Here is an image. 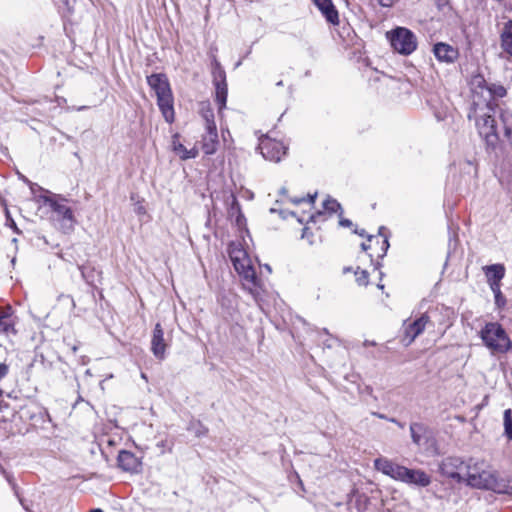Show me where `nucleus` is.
Here are the masks:
<instances>
[{
  "label": "nucleus",
  "instance_id": "1",
  "mask_svg": "<svg viewBox=\"0 0 512 512\" xmlns=\"http://www.w3.org/2000/svg\"><path fill=\"white\" fill-rule=\"evenodd\" d=\"M506 88L501 84L491 83L485 100L471 103L468 118L474 120L478 132L489 147L494 148L499 141L498 127L495 120L498 98L506 96Z\"/></svg>",
  "mask_w": 512,
  "mask_h": 512
},
{
  "label": "nucleus",
  "instance_id": "2",
  "mask_svg": "<svg viewBox=\"0 0 512 512\" xmlns=\"http://www.w3.org/2000/svg\"><path fill=\"white\" fill-rule=\"evenodd\" d=\"M463 483L472 488L512 495V480L500 476L483 460L474 458L466 460Z\"/></svg>",
  "mask_w": 512,
  "mask_h": 512
},
{
  "label": "nucleus",
  "instance_id": "3",
  "mask_svg": "<svg viewBox=\"0 0 512 512\" xmlns=\"http://www.w3.org/2000/svg\"><path fill=\"white\" fill-rule=\"evenodd\" d=\"M229 256L234 269L241 278L243 289L252 296L256 303H260L263 300L264 285L257 276L247 252L242 248L234 247L230 249Z\"/></svg>",
  "mask_w": 512,
  "mask_h": 512
},
{
  "label": "nucleus",
  "instance_id": "4",
  "mask_svg": "<svg viewBox=\"0 0 512 512\" xmlns=\"http://www.w3.org/2000/svg\"><path fill=\"white\" fill-rule=\"evenodd\" d=\"M485 346L493 353H506L511 341L504 328L497 322L487 323L480 332Z\"/></svg>",
  "mask_w": 512,
  "mask_h": 512
},
{
  "label": "nucleus",
  "instance_id": "5",
  "mask_svg": "<svg viewBox=\"0 0 512 512\" xmlns=\"http://www.w3.org/2000/svg\"><path fill=\"white\" fill-rule=\"evenodd\" d=\"M392 48L401 55L412 54L418 46L416 35L406 27H396L386 32Z\"/></svg>",
  "mask_w": 512,
  "mask_h": 512
},
{
  "label": "nucleus",
  "instance_id": "6",
  "mask_svg": "<svg viewBox=\"0 0 512 512\" xmlns=\"http://www.w3.org/2000/svg\"><path fill=\"white\" fill-rule=\"evenodd\" d=\"M44 203L48 204L55 214L56 220L60 223V228L64 233H71L74 230L76 219L67 201L62 198H53L51 196H43Z\"/></svg>",
  "mask_w": 512,
  "mask_h": 512
},
{
  "label": "nucleus",
  "instance_id": "7",
  "mask_svg": "<svg viewBox=\"0 0 512 512\" xmlns=\"http://www.w3.org/2000/svg\"><path fill=\"white\" fill-rule=\"evenodd\" d=\"M212 76L215 86V102L221 112L226 106L228 91L225 70L216 59L213 61Z\"/></svg>",
  "mask_w": 512,
  "mask_h": 512
},
{
  "label": "nucleus",
  "instance_id": "8",
  "mask_svg": "<svg viewBox=\"0 0 512 512\" xmlns=\"http://www.w3.org/2000/svg\"><path fill=\"white\" fill-rule=\"evenodd\" d=\"M258 149L262 156L273 162H279L286 154L287 146L268 135H263L259 138Z\"/></svg>",
  "mask_w": 512,
  "mask_h": 512
},
{
  "label": "nucleus",
  "instance_id": "9",
  "mask_svg": "<svg viewBox=\"0 0 512 512\" xmlns=\"http://www.w3.org/2000/svg\"><path fill=\"white\" fill-rule=\"evenodd\" d=\"M465 466L466 460H462L459 457H447L442 460L439 470L443 476L462 483Z\"/></svg>",
  "mask_w": 512,
  "mask_h": 512
},
{
  "label": "nucleus",
  "instance_id": "10",
  "mask_svg": "<svg viewBox=\"0 0 512 512\" xmlns=\"http://www.w3.org/2000/svg\"><path fill=\"white\" fill-rule=\"evenodd\" d=\"M431 324L430 317L424 313L412 322L404 323V341L406 344H411L426 327Z\"/></svg>",
  "mask_w": 512,
  "mask_h": 512
},
{
  "label": "nucleus",
  "instance_id": "11",
  "mask_svg": "<svg viewBox=\"0 0 512 512\" xmlns=\"http://www.w3.org/2000/svg\"><path fill=\"white\" fill-rule=\"evenodd\" d=\"M342 212L343 211L340 203L331 197H327L322 202V208L309 215V221L314 223L325 221L328 217L335 213L342 215Z\"/></svg>",
  "mask_w": 512,
  "mask_h": 512
},
{
  "label": "nucleus",
  "instance_id": "12",
  "mask_svg": "<svg viewBox=\"0 0 512 512\" xmlns=\"http://www.w3.org/2000/svg\"><path fill=\"white\" fill-rule=\"evenodd\" d=\"M168 343L164 339V331L160 323H157L153 329L151 338V352L154 357L160 361L166 358Z\"/></svg>",
  "mask_w": 512,
  "mask_h": 512
},
{
  "label": "nucleus",
  "instance_id": "13",
  "mask_svg": "<svg viewBox=\"0 0 512 512\" xmlns=\"http://www.w3.org/2000/svg\"><path fill=\"white\" fill-rule=\"evenodd\" d=\"M374 467L377 471L397 481L402 480L403 470L405 469V466L393 463L391 460L383 457L374 460Z\"/></svg>",
  "mask_w": 512,
  "mask_h": 512
},
{
  "label": "nucleus",
  "instance_id": "14",
  "mask_svg": "<svg viewBox=\"0 0 512 512\" xmlns=\"http://www.w3.org/2000/svg\"><path fill=\"white\" fill-rule=\"evenodd\" d=\"M412 442L417 446H429L432 442V432L423 423L412 422L410 424Z\"/></svg>",
  "mask_w": 512,
  "mask_h": 512
},
{
  "label": "nucleus",
  "instance_id": "15",
  "mask_svg": "<svg viewBox=\"0 0 512 512\" xmlns=\"http://www.w3.org/2000/svg\"><path fill=\"white\" fill-rule=\"evenodd\" d=\"M433 54L439 62L448 64L455 62L459 57L458 49L444 42L434 44Z\"/></svg>",
  "mask_w": 512,
  "mask_h": 512
},
{
  "label": "nucleus",
  "instance_id": "16",
  "mask_svg": "<svg viewBox=\"0 0 512 512\" xmlns=\"http://www.w3.org/2000/svg\"><path fill=\"white\" fill-rule=\"evenodd\" d=\"M147 83L155 91L157 98L172 94L168 78L165 74H151L147 77Z\"/></svg>",
  "mask_w": 512,
  "mask_h": 512
},
{
  "label": "nucleus",
  "instance_id": "17",
  "mask_svg": "<svg viewBox=\"0 0 512 512\" xmlns=\"http://www.w3.org/2000/svg\"><path fill=\"white\" fill-rule=\"evenodd\" d=\"M401 482L419 487H427L431 483V478L423 470L409 469L405 467Z\"/></svg>",
  "mask_w": 512,
  "mask_h": 512
},
{
  "label": "nucleus",
  "instance_id": "18",
  "mask_svg": "<svg viewBox=\"0 0 512 512\" xmlns=\"http://www.w3.org/2000/svg\"><path fill=\"white\" fill-rule=\"evenodd\" d=\"M118 466L126 472L138 473L141 468L140 459L132 452L121 450L117 457Z\"/></svg>",
  "mask_w": 512,
  "mask_h": 512
},
{
  "label": "nucleus",
  "instance_id": "19",
  "mask_svg": "<svg viewBox=\"0 0 512 512\" xmlns=\"http://www.w3.org/2000/svg\"><path fill=\"white\" fill-rule=\"evenodd\" d=\"M313 3L327 22L333 25L339 24V14L332 0H313Z\"/></svg>",
  "mask_w": 512,
  "mask_h": 512
},
{
  "label": "nucleus",
  "instance_id": "20",
  "mask_svg": "<svg viewBox=\"0 0 512 512\" xmlns=\"http://www.w3.org/2000/svg\"><path fill=\"white\" fill-rule=\"evenodd\" d=\"M219 145L217 127L206 128L202 135L201 147L206 155H212L217 151Z\"/></svg>",
  "mask_w": 512,
  "mask_h": 512
},
{
  "label": "nucleus",
  "instance_id": "21",
  "mask_svg": "<svg viewBox=\"0 0 512 512\" xmlns=\"http://www.w3.org/2000/svg\"><path fill=\"white\" fill-rule=\"evenodd\" d=\"M489 83L481 74H476L471 77L470 86L473 93V101L485 100L489 91Z\"/></svg>",
  "mask_w": 512,
  "mask_h": 512
},
{
  "label": "nucleus",
  "instance_id": "22",
  "mask_svg": "<svg viewBox=\"0 0 512 512\" xmlns=\"http://www.w3.org/2000/svg\"><path fill=\"white\" fill-rule=\"evenodd\" d=\"M15 325V317L13 315V310L10 306L0 309V332L9 334H15L16 331L14 329Z\"/></svg>",
  "mask_w": 512,
  "mask_h": 512
},
{
  "label": "nucleus",
  "instance_id": "23",
  "mask_svg": "<svg viewBox=\"0 0 512 512\" xmlns=\"http://www.w3.org/2000/svg\"><path fill=\"white\" fill-rule=\"evenodd\" d=\"M172 150L177 154L180 159L187 160L197 157L198 150L196 148L187 149L181 142L179 134H174L172 137Z\"/></svg>",
  "mask_w": 512,
  "mask_h": 512
},
{
  "label": "nucleus",
  "instance_id": "24",
  "mask_svg": "<svg viewBox=\"0 0 512 512\" xmlns=\"http://www.w3.org/2000/svg\"><path fill=\"white\" fill-rule=\"evenodd\" d=\"M158 107L168 123L174 121L173 95L157 98Z\"/></svg>",
  "mask_w": 512,
  "mask_h": 512
},
{
  "label": "nucleus",
  "instance_id": "25",
  "mask_svg": "<svg viewBox=\"0 0 512 512\" xmlns=\"http://www.w3.org/2000/svg\"><path fill=\"white\" fill-rule=\"evenodd\" d=\"M500 45L502 50L512 57V20L504 23L500 33Z\"/></svg>",
  "mask_w": 512,
  "mask_h": 512
},
{
  "label": "nucleus",
  "instance_id": "26",
  "mask_svg": "<svg viewBox=\"0 0 512 512\" xmlns=\"http://www.w3.org/2000/svg\"><path fill=\"white\" fill-rule=\"evenodd\" d=\"M78 269L81 272L83 280L90 286L95 287L96 282L101 278L102 272L97 270L95 267L78 265Z\"/></svg>",
  "mask_w": 512,
  "mask_h": 512
},
{
  "label": "nucleus",
  "instance_id": "27",
  "mask_svg": "<svg viewBox=\"0 0 512 512\" xmlns=\"http://www.w3.org/2000/svg\"><path fill=\"white\" fill-rule=\"evenodd\" d=\"M488 283L501 282L505 275V268L502 264H493L484 267Z\"/></svg>",
  "mask_w": 512,
  "mask_h": 512
},
{
  "label": "nucleus",
  "instance_id": "28",
  "mask_svg": "<svg viewBox=\"0 0 512 512\" xmlns=\"http://www.w3.org/2000/svg\"><path fill=\"white\" fill-rule=\"evenodd\" d=\"M230 204L228 214L230 217L236 218V224L238 226H242L245 223V217L241 212L240 205L236 200L235 194H230V197L227 199Z\"/></svg>",
  "mask_w": 512,
  "mask_h": 512
},
{
  "label": "nucleus",
  "instance_id": "29",
  "mask_svg": "<svg viewBox=\"0 0 512 512\" xmlns=\"http://www.w3.org/2000/svg\"><path fill=\"white\" fill-rule=\"evenodd\" d=\"M200 114L205 122V129L217 127L216 123H215L214 112H213V109L211 108L210 103H208V102L201 103Z\"/></svg>",
  "mask_w": 512,
  "mask_h": 512
},
{
  "label": "nucleus",
  "instance_id": "30",
  "mask_svg": "<svg viewBox=\"0 0 512 512\" xmlns=\"http://www.w3.org/2000/svg\"><path fill=\"white\" fill-rule=\"evenodd\" d=\"M131 202L134 206V212L139 216L140 221H147L149 216L147 215V210H146L145 206L142 204L140 195L132 194Z\"/></svg>",
  "mask_w": 512,
  "mask_h": 512
},
{
  "label": "nucleus",
  "instance_id": "31",
  "mask_svg": "<svg viewBox=\"0 0 512 512\" xmlns=\"http://www.w3.org/2000/svg\"><path fill=\"white\" fill-rule=\"evenodd\" d=\"M500 120L503 127L504 136L512 144V114L509 112H502Z\"/></svg>",
  "mask_w": 512,
  "mask_h": 512
},
{
  "label": "nucleus",
  "instance_id": "32",
  "mask_svg": "<svg viewBox=\"0 0 512 512\" xmlns=\"http://www.w3.org/2000/svg\"><path fill=\"white\" fill-rule=\"evenodd\" d=\"M188 430L194 433L196 437H203L208 433V428L204 426L200 421H191Z\"/></svg>",
  "mask_w": 512,
  "mask_h": 512
},
{
  "label": "nucleus",
  "instance_id": "33",
  "mask_svg": "<svg viewBox=\"0 0 512 512\" xmlns=\"http://www.w3.org/2000/svg\"><path fill=\"white\" fill-rule=\"evenodd\" d=\"M504 434L508 440H512V411L507 409L504 411Z\"/></svg>",
  "mask_w": 512,
  "mask_h": 512
},
{
  "label": "nucleus",
  "instance_id": "34",
  "mask_svg": "<svg viewBox=\"0 0 512 512\" xmlns=\"http://www.w3.org/2000/svg\"><path fill=\"white\" fill-rule=\"evenodd\" d=\"M378 234L383 237L382 245H381L382 253L379 254V257L383 258L386 255L388 248L390 246L389 241H388V235L386 233V228L384 226L379 227Z\"/></svg>",
  "mask_w": 512,
  "mask_h": 512
},
{
  "label": "nucleus",
  "instance_id": "35",
  "mask_svg": "<svg viewBox=\"0 0 512 512\" xmlns=\"http://www.w3.org/2000/svg\"><path fill=\"white\" fill-rule=\"evenodd\" d=\"M301 238L307 240L308 244L311 246H313L317 243L314 233L312 231H310L308 227H304L302 229Z\"/></svg>",
  "mask_w": 512,
  "mask_h": 512
},
{
  "label": "nucleus",
  "instance_id": "36",
  "mask_svg": "<svg viewBox=\"0 0 512 512\" xmlns=\"http://www.w3.org/2000/svg\"><path fill=\"white\" fill-rule=\"evenodd\" d=\"M355 276L359 285L365 286L368 284V272L366 270L356 271Z\"/></svg>",
  "mask_w": 512,
  "mask_h": 512
},
{
  "label": "nucleus",
  "instance_id": "37",
  "mask_svg": "<svg viewBox=\"0 0 512 512\" xmlns=\"http://www.w3.org/2000/svg\"><path fill=\"white\" fill-rule=\"evenodd\" d=\"M306 195H307V197H306V198H301V199H296V198H295V199H291V201H292L293 203H296V204H297V203H301V202H305V203H307V204H309V205L314 204V202H315V200H316V198H317L318 194H317V193H314V194H306Z\"/></svg>",
  "mask_w": 512,
  "mask_h": 512
},
{
  "label": "nucleus",
  "instance_id": "38",
  "mask_svg": "<svg viewBox=\"0 0 512 512\" xmlns=\"http://www.w3.org/2000/svg\"><path fill=\"white\" fill-rule=\"evenodd\" d=\"M495 298V304L498 308H503L506 304V298L505 296L502 294V292L500 294H497L494 296Z\"/></svg>",
  "mask_w": 512,
  "mask_h": 512
},
{
  "label": "nucleus",
  "instance_id": "39",
  "mask_svg": "<svg viewBox=\"0 0 512 512\" xmlns=\"http://www.w3.org/2000/svg\"><path fill=\"white\" fill-rule=\"evenodd\" d=\"M6 218H7V225L10 226L14 231L18 232V228L16 226V223L11 218L10 213L7 208H5Z\"/></svg>",
  "mask_w": 512,
  "mask_h": 512
},
{
  "label": "nucleus",
  "instance_id": "40",
  "mask_svg": "<svg viewBox=\"0 0 512 512\" xmlns=\"http://www.w3.org/2000/svg\"><path fill=\"white\" fill-rule=\"evenodd\" d=\"M488 284H489L490 289L492 290L494 296L501 293V289H500L501 283L500 282H493V283H488Z\"/></svg>",
  "mask_w": 512,
  "mask_h": 512
},
{
  "label": "nucleus",
  "instance_id": "41",
  "mask_svg": "<svg viewBox=\"0 0 512 512\" xmlns=\"http://www.w3.org/2000/svg\"><path fill=\"white\" fill-rule=\"evenodd\" d=\"M8 373V366L4 363H0V380L4 378Z\"/></svg>",
  "mask_w": 512,
  "mask_h": 512
},
{
  "label": "nucleus",
  "instance_id": "42",
  "mask_svg": "<svg viewBox=\"0 0 512 512\" xmlns=\"http://www.w3.org/2000/svg\"><path fill=\"white\" fill-rule=\"evenodd\" d=\"M339 225L342 226V227H352L353 226V223L351 220L349 219H344V218H341L340 221H339Z\"/></svg>",
  "mask_w": 512,
  "mask_h": 512
},
{
  "label": "nucleus",
  "instance_id": "43",
  "mask_svg": "<svg viewBox=\"0 0 512 512\" xmlns=\"http://www.w3.org/2000/svg\"><path fill=\"white\" fill-rule=\"evenodd\" d=\"M382 7H391L395 0H377Z\"/></svg>",
  "mask_w": 512,
  "mask_h": 512
},
{
  "label": "nucleus",
  "instance_id": "44",
  "mask_svg": "<svg viewBox=\"0 0 512 512\" xmlns=\"http://www.w3.org/2000/svg\"><path fill=\"white\" fill-rule=\"evenodd\" d=\"M389 422L391 423H394L395 425H397L399 428H404V423L400 422L399 420H397L396 418H390L388 419Z\"/></svg>",
  "mask_w": 512,
  "mask_h": 512
},
{
  "label": "nucleus",
  "instance_id": "45",
  "mask_svg": "<svg viewBox=\"0 0 512 512\" xmlns=\"http://www.w3.org/2000/svg\"><path fill=\"white\" fill-rule=\"evenodd\" d=\"M372 415L376 416L379 419H383V420H387V421H388V419H390L385 414H382V413H379V412H372Z\"/></svg>",
  "mask_w": 512,
  "mask_h": 512
},
{
  "label": "nucleus",
  "instance_id": "46",
  "mask_svg": "<svg viewBox=\"0 0 512 512\" xmlns=\"http://www.w3.org/2000/svg\"><path fill=\"white\" fill-rule=\"evenodd\" d=\"M66 8L67 10H71V0H59Z\"/></svg>",
  "mask_w": 512,
  "mask_h": 512
},
{
  "label": "nucleus",
  "instance_id": "47",
  "mask_svg": "<svg viewBox=\"0 0 512 512\" xmlns=\"http://www.w3.org/2000/svg\"><path fill=\"white\" fill-rule=\"evenodd\" d=\"M157 447L161 448V452L164 453V448L166 447V441H160L157 443Z\"/></svg>",
  "mask_w": 512,
  "mask_h": 512
},
{
  "label": "nucleus",
  "instance_id": "48",
  "mask_svg": "<svg viewBox=\"0 0 512 512\" xmlns=\"http://www.w3.org/2000/svg\"><path fill=\"white\" fill-rule=\"evenodd\" d=\"M270 212H271V213L279 212L280 214H283V213H284L282 210L278 209L277 207H272V208H270Z\"/></svg>",
  "mask_w": 512,
  "mask_h": 512
},
{
  "label": "nucleus",
  "instance_id": "49",
  "mask_svg": "<svg viewBox=\"0 0 512 512\" xmlns=\"http://www.w3.org/2000/svg\"><path fill=\"white\" fill-rule=\"evenodd\" d=\"M354 233H356V234H358L360 236H364L365 235V230L364 229H361V230L355 229Z\"/></svg>",
  "mask_w": 512,
  "mask_h": 512
},
{
  "label": "nucleus",
  "instance_id": "50",
  "mask_svg": "<svg viewBox=\"0 0 512 512\" xmlns=\"http://www.w3.org/2000/svg\"><path fill=\"white\" fill-rule=\"evenodd\" d=\"M369 248H370V245H368V244H366V243H362V244H361V249H362V250L367 251Z\"/></svg>",
  "mask_w": 512,
  "mask_h": 512
},
{
  "label": "nucleus",
  "instance_id": "51",
  "mask_svg": "<svg viewBox=\"0 0 512 512\" xmlns=\"http://www.w3.org/2000/svg\"><path fill=\"white\" fill-rule=\"evenodd\" d=\"M89 512H103L101 509H93V510H90Z\"/></svg>",
  "mask_w": 512,
  "mask_h": 512
},
{
  "label": "nucleus",
  "instance_id": "52",
  "mask_svg": "<svg viewBox=\"0 0 512 512\" xmlns=\"http://www.w3.org/2000/svg\"><path fill=\"white\" fill-rule=\"evenodd\" d=\"M364 345H374V343L373 342H369V341H365Z\"/></svg>",
  "mask_w": 512,
  "mask_h": 512
},
{
  "label": "nucleus",
  "instance_id": "53",
  "mask_svg": "<svg viewBox=\"0 0 512 512\" xmlns=\"http://www.w3.org/2000/svg\"><path fill=\"white\" fill-rule=\"evenodd\" d=\"M367 237H368V240H369V241H371L372 239H374V238H375V236H373V235H368Z\"/></svg>",
  "mask_w": 512,
  "mask_h": 512
},
{
  "label": "nucleus",
  "instance_id": "54",
  "mask_svg": "<svg viewBox=\"0 0 512 512\" xmlns=\"http://www.w3.org/2000/svg\"><path fill=\"white\" fill-rule=\"evenodd\" d=\"M40 192L48 193V192H50V191H49V190H45V189H41V191H40Z\"/></svg>",
  "mask_w": 512,
  "mask_h": 512
},
{
  "label": "nucleus",
  "instance_id": "55",
  "mask_svg": "<svg viewBox=\"0 0 512 512\" xmlns=\"http://www.w3.org/2000/svg\"><path fill=\"white\" fill-rule=\"evenodd\" d=\"M277 85H278V86H282V85H283V82H282V81H279V82L277 83Z\"/></svg>",
  "mask_w": 512,
  "mask_h": 512
},
{
  "label": "nucleus",
  "instance_id": "56",
  "mask_svg": "<svg viewBox=\"0 0 512 512\" xmlns=\"http://www.w3.org/2000/svg\"><path fill=\"white\" fill-rule=\"evenodd\" d=\"M266 269H268V271H271V268L269 265H265Z\"/></svg>",
  "mask_w": 512,
  "mask_h": 512
},
{
  "label": "nucleus",
  "instance_id": "57",
  "mask_svg": "<svg viewBox=\"0 0 512 512\" xmlns=\"http://www.w3.org/2000/svg\"><path fill=\"white\" fill-rule=\"evenodd\" d=\"M378 287H379L380 289H383V288H384V286H383L382 284H378Z\"/></svg>",
  "mask_w": 512,
  "mask_h": 512
},
{
  "label": "nucleus",
  "instance_id": "58",
  "mask_svg": "<svg viewBox=\"0 0 512 512\" xmlns=\"http://www.w3.org/2000/svg\"><path fill=\"white\" fill-rule=\"evenodd\" d=\"M280 192H281V193L286 192L285 188H282V189L280 190Z\"/></svg>",
  "mask_w": 512,
  "mask_h": 512
},
{
  "label": "nucleus",
  "instance_id": "59",
  "mask_svg": "<svg viewBox=\"0 0 512 512\" xmlns=\"http://www.w3.org/2000/svg\"><path fill=\"white\" fill-rule=\"evenodd\" d=\"M3 391L0 389V397L2 396Z\"/></svg>",
  "mask_w": 512,
  "mask_h": 512
}]
</instances>
